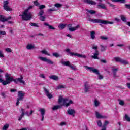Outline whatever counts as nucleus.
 Here are the masks:
<instances>
[{
  "label": "nucleus",
  "instance_id": "nucleus-21",
  "mask_svg": "<svg viewBox=\"0 0 130 130\" xmlns=\"http://www.w3.org/2000/svg\"><path fill=\"white\" fill-rule=\"evenodd\" d=\"M112 71L113 72V75L114 78H116V77H118V76H117V75H116V73H117V72H118V69L112 68Z\"/></svg>",
  "mask_w": 130,
  "mask_h": 130
},
{
  "label": "nucleus",
  "instance_id": "nucleus-35",
  "mask_svg": "<svg viewBox=\"0 0 130 130\" xmlns=\"http://www.w3.org/2000/svg\"><path fill=\"white\" fill-rule=\"evenodd\" d=\"M112 2L114 3H121V4H124L125 3V0H112Z\"/></svg>",
  "mask_w": 130,
  "mask_h": 130
},
{
  "label": "nucleus",
  "instance_id": "nucleus-9",
  "mask_svg": "<svg viewBox=\"0 0 130 130\" xmlns=\"http://www.w3.org/2000/svg\"><path fill=\"white\" fill-rule=\"evenodd\" d=\"M92 49H95V52L93 54V55L91 56V58H93V59H99V57H98V55H99V51H98V46H93L92 47Z\"/></svg>",
  "mask_w": 130,
  "mask_h": 130
},
{
  "label": "nucleus",
  "instance_id": "nucleus-56",
  "mask_svg": "<svg viewBox=\"0 0 130 130\" xmlns=\"http://www.w3.org/2000/svg\"><path fill=\"white\" fill-rule=\"evenodd\" d=\"M125 7L127 9H129L130 10V4H125Z\"/></svg>",
  "mask_w": 130,
  "mask_h": 130
},
{
  "label": "nucleus",
  "instance_id": "nucleus-22",
  "mask_svg": "<svg viewBox=\"0 0 130 130\" xmlns=\"http://www.w3.org/2000/svg\"><path fill=\"white\" fill-rule=\"evenodd\" d=\"M81 26H80V25H77L76 27H70L69 28V31H70L71 32H73L74 31H76L77 30H78L79 29V28H80Z\"/></svg>",
  "mask_w": 130,
  "mask_h": 130
},
{
  "label": "nucleus",
  "instance_id": "nucleus-3",
  "mask_svg": "<svg viewBox=\"0 0 130 130\" xmlns=\"http://www.w3.org/2000/svg\"><path fill=\"white\" fill-rule=\"evenodd\" d=\"M69 99L67 98H63L62 96H60L58 98V103L60 104V103H63V106H66V107H69L71 104H74V102L72 100H70L69 103L68 102Z\"/></svg>",
  "mask_w": 130,
  "mask_h": 130
},
{
  "label": "nucleus",
  "instance_id": "nucleus-53",
  "mask_svg": "<svg viewBox=\"0 0 130 130\" xmlns=\"http://www.w3.org/2000/svg\"><path fill=\"white\" fill-rule=\"evenodd\" d=\"M59 125H60L61 126H63L64 125H67V123H66L65 122H61Z\"/></svg>",
  "mask_w": 130,
  "mask_h": 130
},
{
  "label": "nucleus",
  "instance_id": "nucleus-6",
  "mask_svg": "<svg viewBox=\"0 0 130 130\" xmlns=\"http://www.w3.org/2000/svg\"><path fill=\"white\" fill-rule=\"evenodd\" d=\"M85 68L86 69V70H89V71H90V72H92V73H94V74L98 75V78L99 80H103V76L100 74V73H99V70H98L97 69H95L94 68V67H89L88 66H85Z\"/></svg>",
  "mask_w": 130,
  "mask_h": 130
},
{
  "label": "nucleus",
  "instance_id": "nucleus-38",
  "mask_svg": "<svg viewBox=\"0 0 130 130\" xmlns=\"http://www.w3.org/2000/svg\"><path fill=\"white\" fill-rule=\"evenodd\" d=\"M29 25L30 26H31L32 27H39V26H38V24L35 23H33V22H30L29 23Z\"/></svg>",
  "mask_w": 130,
  "mask_h": 130
},
{
  "label": "nucleus",
  "instance_id": "nucleus-63",
  "mask_svg": "<svg viewBox=\"0 0 130 130\" xmlns=\"http://www.w3.org/2000/svg\"><path fill=\"white\" fill-rule=\"evenodd\" d=\"M25 114H26L27 116H30V115L29 114V113L28 112V111L25 112Z\"/></svg>",
  "mask_w": 130,
  "mask_h": 130
},
{
  "label": "nucleus",
  "instance_id": "nucleus-23",
  "mask_svg": "<svg viewBox=\"0 0 130 130\" xmlns=\"http://www.w3.org/2000/svg\"><path fill=\"white\" fill-rule=\"evenodd\" d=\"M49 78L51 80H53L54 81H58V80H59L58 76L56 75H52L51 76H49Z\"/></svg>",
  "mask_w": 130,
  "mask_h": 130
},
{
  "label": "nucleus",
  "instance_id": "nucleus-27",
  "mask_svg": "<svg viewBox=\"0 0 130 130\" xmlns=\"http://www.w3.org/2000/svg\"><path fill=\"white\" fill-rule=\"evenodd\" d=\"M44 26L46 27H49L50 30H55V28L53 27L52 25H49L48 23L45 22L44 23Z\"/></svg>",
  "mask_w": 130,
  "mask_h": 130
},
{
  "label": "nucleus",
  "instance_id": "nucleus-46",
  "mask_svg": "<svg viewBox=\"0 0 130 130\" xmlns=\"http://www.w3.org/2000/svg\"><path fill=\"white\" fill-rule=\"evenodd\" d=\"M69 68H71V69H72L74 71H77V69L76 68V66H75L74 65L70 64V66H69Z\"/></svg>",
  "mask_w": 130,
  "mask_h": 130
},
{
  "label": "nucleus",
  "instance_id": "nucleus-29",
  "mask_svg": "<svg viewBox=\"0 0 130 130\" xmlns=\"http://www.w3.org/2000/svg\"><path fill=\"white\" fill-rule=\"evenodd\" d=\"M66 26L67 24H64L63 23H61L58 26L59 29H60V30H63V29H64V28H66Z\"/></svg>",
  "mask_w": 130,
  "mask_h": 130
},
{
  "label": "nucleus",
  "instance_id": "nucleus-24",
  "mask_svg": "<svg viewBox=\"0 0 130 130\" xmlns=\"http://www.w3.org/2000/svg\"><path fill=\"white\" fill-rule=\"evenodd\" d=\"M98 9H103L104 10H106V6L105 5L102 3H99L98 5Z\"/></svg>",
  "mask_w": 130,
  "mask_h": 130
},
{
  "label": "nucleus",
  "instance_id": "nucleus-33",
  "mask_svg": "<svg viewBox=\"0 0 130 130\" xmlns=\"http://www.w3.org/2000/svg\"><path fill=\"white\" fill-rule=\"evenodd\" d=\"M86 11L88 13L91 14V15H95L96 14V11L94 10L87 9Z\"/></svg>",
  "mask_w": 130,
  "mask_h": 130
},
{
  "label": "nucleus",
  "instance_id": "nucleus-18",
  "mask_svg": "<svg viewBox=\"0 0 130 130\" xmlns=\"http://www.w3.org/2000/svg\"><path fill=\"white\" fill-rule=\"evenodd\" d=\"M62 106H63L62 105H54L53 106V107L52 108V110L54 111V110H57L58 109H61L62 108Z\"/></svg>",
  "mask_w": 130,
  "mask_h": 130
},
{
  "label": "nucleus",
  "instance_id": "nucleus-50",
  "mask_svg": "<svg viewBox=\"0 0 130 130\" xmlns=\"http://www.w3.org/2000/svg\"><path fill=\"white\" fill-rule=\"evenodd\" d=\"M94 105L96 107H97L98 106H99V102H98V101L97 100H95L94 101Z\"/></svg>",
  "mask_w": 130,
  "mask_h": 130
},
{
  "label": "nucleus",
  "instance_id": "nucleus-31",
  "mask_svg": "<svg viewBox=\"0 0 130 130\" xmlns=\"http://www.w3.org/2000/svg\"><path fill=\"white\" fill-rule=\"evenodd\" d=\"M96 35V32L94 31H90V36H91V39H95V35Z\"/></svg>",
  "mask_w": 130,
  "mask_h": 130
},
{
  "label": "nucleus",
  "instance_id": "nucleus-30",
  "mask_svg": "<svg viewBox=\"0 0 130 130\" xmlns=\"http://www.w3.org/2000/svg\"><path fill=\"white\" fill-rule=\"evenodd\" d=\"M61 63L63 65V66H66V67H70V66L71 65V64L70 63V61H61Z\"/></svg>",
  "mask_w": 130,
  "mask_h": 130
},
{
  "label": "nucleus",
  "instance_id": "nucleus-37",
  "mask_svg": "<svg viewBox=\"0 0 130 130\" xmlns=\"http://www.w3.org/2000/svg\"><path fill=\"white\" fill-rule=\"evenodd\" d=\"M41 53H42L43 54H45L46 55H48L49 56V55H50V54L47 53V51L45 50L41 51Z\"/></svg>",
  "mask_w": 130,
  "mask_h": 130
},
{
  "label": "nucleus",
  "instance_id": "nucleus-16",
  "mask_svg": "<svg viewBox=\"0 0 130 130\" xmlns=\"http://www.w3.org/2000/svg\"><path fill=\"white\" fill-rule=\"evenodd\" d=\"M21 114L20 115V116L19 117H18V121H21V120H22V119L23 118V117H24V116H25V112H26L25 111V109L24 108H22L21 109Z\"/></svg>",
  "mask_w": 130,
  "mask_h": 130
},
{
  "label": "nucleus",
  "instance_id": "nucleus-20",
  "mask_svg": "<svg viewBox=\"0 0 130 130\" xmlns=\"http://www.w3.org/2000/svg\"><path fill=\"white\" fill-rule=\"evenodd\" d=\"M95 116L97 118L101 119V118H107V117L106 116H102L100 113L97 111H95Z\"/></svg>",
  "mask_w": 130,
  "mask_h": 130
},
{
  "label": "nucleus",
  "instance_id": "nucleus-25",
  "mask_svg": "<svg viewBox=\"0 0 130 130\" xmlns=\"http://www.w3.org/2000/svg\"><path fill=\"white\" fill-rule=\"evenodd\" d=\"M67 113L69 115H73V114H75V113H76V111H75V110L74 109H69L67 111Z\"/></svg>",
  "mask_w": 130,
  "mask_h": 130
},
{
  "label": "nucleus",
  "instance_id": "nucleus-12",
  "mask_svg": "<svg viewBox=\"0 0 130 130\" xmlns=\"http://www.w3.org/2000/svg\"><path fill=\"white\" fill-rule=\"evenodd\" d=\"M3 4H4L3 8H4L5 11H7V12L12 11V8H10L8 5H9V1H4L3 2Z\"/></svg>",
  "mask_w": 130,
  "mask_h": 130
},
{
  "label": "nucleus",
  "instance_id": "nucleus-7",
  "mask_svg": "<svg viewBox=\"0 0 130 130\" xmlns=\"http://www.w3.org/2000/svg\"><path fill=\"white\" fill-rule=\"evenodd\" d=\"M66 52H68L69 54L71 55L72 56L74 55L75 56H78V57H81V58H86L87 57L85 55L80 54L79 53H75L71 52L70 49H66L65 50Z\"/></svg>",
  "mask_w": 130,
  "mask_h": 130
},
{
  "label": "nucleus",
  "instance_id": "nucleus-14",
  "mask_svg": "<svg viewBox=\"0 0 130 130\" xmlns=\"http://www.w3.org/2000/svg\"><path fill=\"white\" fill-rule=\"evenodd\" d=\"M39 111H40L41 115V121H43L44 120V115H45V110L44 108H41L39 110Z\"/></svg>",
  "mask_w": 130,
  "mask_h": 130
},
{
  "label": "nucleus",
  "instance_id": "nucleus-61",
  "mask_svg": "<svg viewBox=\"0 0 130 130\" xmlns=\"http://www.w3.org/2000/svg\"><path fill=\"white\" fill-rule=\"evenodd\" d=\"M10 92H13L15 93V92H17V89H12L10 90Z\"/></svg>",
  "mask_w": 130,
  "mask_h": 130
},
{
  "label": "nucleus",
  "instance_id": "nucleus-17",
  "mask_svg": "<svg viewBox=\"0 0 130 130\" xmlns=\"http://www.w3.org/2000/svg\"><path fill=\"white\" fill-rule=\"evenodd\" d=\"M84 3L85 4H87L88 5H92L93 6H95V5H96V3L95 1L93 0H83Z\"/></svg>",
  "mask_w": 130,
  "mask_h": 130
},
{
  "label": "nucleus",
  "instance_id": "nucleus-47",
  "mask_svg": "<svg viewBox=\"0 0 130 130\" xmlns=\"http://www.w3.org/2000/svg\"><path fill=\"white\" fill-rule=\"evenodd\" d=\"M1 96H2L3 98H6L7 97V92H2Z\"/></svg>",
  "mask_w": 130,
  "mask_h": 130
},
{
  "label": "nucleus",
  "instance_id": "nucleus-58",
  "mask_svg": "<svg viewBox=\"0 0 130 130\" xmlns=\"http://www.w3.org/2000/svg\"><path fill=\"white\" fill-rule=\"evenodd\" d=\"M116 88H119V89H121L122 90H123V89H124V87H122V86H117Z\"/></svg>",
  "mask_w": 130,
  "mask_h": 130
},
{
  "label": "nucleus",
  "instance_id": "nucleus-36",
  "mask_svg": "<svg viewBox=\"0 0 130 130\" xmlns=\"http://www.w3.org/2000/svg\"><path fill=\"white\" fill-rule=\"evenodd\" d=\"M124 118L126 121L130 122V117L127 115V114L125 115Z\"/></svg>",
  "mask_w": 130,
  "mask_h": 130
},
{
  "label": "nucleus",
  "instance_id": "nucleus-59",
  "mask_svg": "<svg viewBox=\"0 0 130 130\" xmlns=\"http://www.w3.org/2000/svg\"><path fill=\"white\" fill-rule=\"evenodd\" d=\"M124 45L123 44H121L117 45V46H118V47H122Z\"/></svg>",
  "mask_w": 130,
  "mask_h": 130
},
{
  "label": "nucleus",
  "instance_id": "nucleus-34",
  "mask_svg": "<svg viewBox=\"0 0 130 130\" xmlns=\"http://www.w3.org/2000/svg\"><path fill=\"white\" fill-rule=\"evenodd\" d=\"M26 48H27V49H28V50H31V49H34V46L32 45V44H28V45H27V46H26Z\"/></svg>",
  "mask_w": 130,
  "mask_h": 130
},
{
  "label": "nucleus",
  "instance_id": "nucleus-48",
  "mask_svg": "<svg viewBox=\"0 0 130 130\" xmlns=\"http://www.w3.org/2000/svg\"><path fill=\"white\" fill-rule=\"evenodd\" d=\"M8 128H9V125L6 124L4 125L3 130H7Z\"/></svg>",
  "mask_w": 130,
  "mask_h": 130
},
{
  "label": "nucleus",
  "instance_id": "nucleus-55",
  "mask_svg": "<svg viewBox=\"0 0 130 130\" xmlns=\"http://www.w3.org/2000/svg\"><path fill=\"white\" fill-rule=\"evenodd\" d=\"M107 4H108V5L110 6V7H111V8H113V7H114V5H113L109 2H107Z\"/></svg>",
  "mask_w": 130,
  "mask_h": 130
},
{
  "label": "nucleus",
  "instance_id": "nucleus-39",
  "mask_svg": "<svg viewBox=\"0 0 130 130\" xmlns=\"http://www.w3.org/2000/svg\"><path fill=\"white\" fill-rule=\"evenodd\" d=\"M118 101H119V104L121 105V106H123V105H124V102L123 101L118 99Z\"/></svg>",
  "mask_w": 130,
  "mask_h": 130
},
{
  "label": "nucleus",
  "instance_id": "nucleus-11",
  "mask_svg": "<svg viewBox=\"0 0 130 130\" xmlns=\"http://www.w3.org/2000/svg\"><path fill=\"white\" fill-rule=\"evenodd\" d=\"M38 58V59H40V60H41L42 61H45V62H47L49 64H53V62L52 61L46 58V57L39 56Z\"/></svg>",
  "mask_w": 130,
  "mask_h": 130
},
{
  "label": "nucleus",
  "instance_id": "nucleus-44",
  "mask_svg": "<svg viewBox=\"0 0 130 130\" xmlns=\"http://www.w3.org/2000/svg\"><path fill=\"white\" fill-rule=\"evenodd\" d=\"M100 47H101V51H102V52H103V51H105L106 49L104 46L100 45Z\"/></svg>",
  "mask_w": 130,
  "mask_h": 130
},
{
  "label": "nucleus",
  "instance_id": "nucleus-62",
  "mask_svg": "<svg viewBox=\"0 0 130 130\" xmlns=\"http://www.w3.org/2000/svg\"><path fill=\"white\" fill-rule=\"evenodd\" d=\"M66 36H67V37H70V38H73V36H72V35L70 34H68L66 35Z\"/></svg>",
  "mask_w": 130,
  "mask_h": 130
},
{
  "label": "nucleus",
  "instance_id": "nucleus-40",
  "mask_svg": "<svg viewBox=\"0 0 130 130\" xmlns=\"http://www.w3.org/2000/svg\"><path fill=\"white\" fill-rule=\"evenodd\" d=\"M100 38L102 40H107V39H108V37H107L105 36H100Z\"/></svg>",
  "mask_w": 130,
  "mask_h": 130
},
{
  "label": "nucleus",
  "instance_id": "nucleus-2",
  "mask_svg": "<svg viewBox=\"0 0 130 130\" xmlns=\"http://www.w3.org/2000/svg\"><path fill=\"white\" fill-rule=\"evenodd\" d=\"M33 8V6H30L23 12L22 14H20L19 16L22 17V19L23 21H30L32 19V13L29 11Z\"/></svg>",
  "mask_w": 130,
  "mask_h": 130
},
{
  "label": "nucleus",
  "instance_id": "nucleus-43",
  "mask_svg": "<svg viewBox=\"0 0 130 130\" xmlns=\"http://www.w3.org/2000/svg\"><path fill=\"white\" fill-rule=\"evenodd\" d=\"M56 9L55 8L49 9L47 10L48 13H50L51 12H55Z\"/></svg>",
  "mask_w": 130,
  "mask_h": 130
},
{
  "label": "nucleus",
  "instance_id": "nucleus-19",
  "mask_svg": "<svg viewBox=\"0 0 130 130\" xmlns=\"http://www.w3.org/2000/svg\"><path fill=\"white\" fill-rule=\"evenodd\" d=\"M90 86L88 84V83L86 82L84 85V91L85 93H88V92H90Z\"/></svg>",
  "mask_w": 130,
  "mask_h": 130
},
{
  "label": "nucleus",
  "instance_id": "nucleus-32",
  "mask_svg": "<svg viewBox=\"0 0 130 130\" xmlns=\"http://www.w3.org/2000/svg\"><path fill=\"white\" fill-rule=\"evenodd\" d=\"M67 86L64 85H59L57 86L56 90H59L60 89H65Z\"/></svg>",
  "mask_w": 130,
  "mask_h": 130
},
{
  "label": "nucleus",
  "instance_id": "nucleus-42",
  "mask_svg": "<svg viewBox=\"0 0 130 130\" xmlns=\"http://www.w3.org/2000/svg\"><path fill=\"white\" fill-rule=\"evenodd\" d=\"M34 5L36 7H39V6L40 5V4L39 3V2H38L37 0H36L34 2Z\"/></svg>",
  "mask_w": 130,
  "mask_h": 130
},
{
  "label": "nucleus",
  "instance_id": "nucleus-26",
  "mask_svg": "<svg viewBox=\"0 0 130 130\" xmlns=\"http://www.w3.org/2000/svg\"><path fill=\"white\" fill-rule=\"evenodd\" d=\"M120 18L122 21V22H123L124 23H127V20H126V17L124 15H120Z\"/></svg>",
  "mask_w": 130,
  "mask_h": 130
},
{
  "label": "nucleus",
  "instance_id": "nucleus-10",
  "mask_svg": "<svg viewBox=\"0 0 130 130\" xmlns=\"http://www.w3.org/2000/svg\"><path fill=\"white\" fill-rule=\"evenodd\" d=\"M114 59L116 62H120V63H122V64H128V62H127V61L122 59L119 57H115Z\"/></svg>",
  "mask_w": 130,
  "mask_h": 130
},
{
  "label": "nucleus",
  "instance_id": "nucleus-60",
  "mask_svg": "<svg viewBox=\"0 0 130 130\" xmlns=\"http://www.w3.org/2000/svg\"><path fill=\"white\" fill-rule=\"evenodd\" d=\"M115 21H116V22H120L121 20H120V19H118L117 18H115Z\"/></svg>",
  "mask_w": 130,
  "mask_h": 130
},
{
  "label": "nucleus",
  "instance_id": "nucleus-8",
  "mask_svg": "<svg viewBox=\"0 0 130 130\" xmlns=\"http://www.w3.org/2000/svg\"><path fill=\"white\" fill-rule=\"evenodd\" d=\"M18 96L19 98L17 99L16 105L18 106L19 104H20V101H22L24 99V97H25V93L23 92L22 91H19L18 93Z\"/></svg>",
  "mask_w": 130,
  "mask_h": 130
},
{
  "label": "nucleus",
  "instance_id": "nucleus-41",
  "mask_svg": "<svg viewBox=\"0 0 130 130\" xmlns=\"http://www.w3.org/2000/svg\"><path fill=\"white\" fill-rule=\"evenodd\" d=\"M54 7H55L56 8H61L62 7V4L56 3L54 4Z\"/></svg>",
  "mask_w": 130,
  "mask_h": 130
},
{
  "label": "nucleus",
  "instance_id": "nucleus-4",
  "mask_svg": "<svg viewBox=\"0 0 130 130\" xmlns=\"http://www.w3.org/2000/svg\"><path fill=\"white\" fill-rule=\"evenodd\" d=\"M45 8H46V7L44 5H39V9L41 10L39 12L38 15L39 17V20H40V21H42L43 22H44V21H45V19L46 18L45 16H43V14H44V10H43V9H45Z\"/></svg>",
  "mask_w": 130,
  "mask_h": 130
},
{
  "label": "nucleus",
  "instance_id": "nucleus-51",
  "mask_svg": "<svg viewBox=\"0 0 130 130\" xmlns=\"http://www.w3.org/2000/svg\"><path fill=\"white\" fill-rule=\"evenodd\" d=\"M0 57L4 58L5 57V55H4V53H3L2 50H0Z\"/></svg>",
  "mask_w": 130,
  "mask_h": 130
},
{
  "label": "nucleus",
  "instance_id": "nucleus-1",
  "mask_svg": "<svg viewBox=\"0 0 130 130\" xmlns=\"http://www.w3.org/2000/svg\"><path fill=\"white\" fill-rule=\"evenodd\" d=\"M1 73H4V70L0 69V83H2L3 86H6V85H9L11 84L12 82H14L15 84H18L19 82L25 85V81L23 80L24 77L22 76H21L20 78H17L16 79H14V77H11V74L6 73L5 74V79L6 80H3V74Z\"/></svg>",
  "mask_w": 130,
  "mask_h": 130
},
{
  "label": "nucleus",
  "instance_id": "nucleus-5",
  "mask_svg": "<svg viewBox=\"0 0 130 130\" xmlns=\"http://www.w3.org/2000/svg\"><path fill=\"white\" fill-rule=\"evenodd\" d=\"M90 22H92V23H95L96 24L100 23V25L102 24L103 25H107V24H110V25H112L113 24V22H110L107 20H104L100 19H92L89 20Z\"/></svg>",
  "mask_w": 130,
  "mask_h": 130
},
{
  "label": "nucleus",
  "instance_id": "nucleus-49",
  "mask_svg": "<svg viewBox=\"0 0 130 130\" xmlns=\"http://www.w3.org/2000/svg\"><path fill=\"white\" fill-rule=\"evenodd\" d=\"M98 125L99 127H102V123L101 122V121H98Z\"/></svg>",
  "mask_w": 130,
  "mask_h": 130
},
{
  "label": "nucleus",
  "instance_id": "nucleus-45",
  "mask_svg": "<svg viewBox=\"0 0 130 130\" xmlns=\"http://www.w3.org/2000/svg\"><path fill=\"white\" fill-rule=\"evenodd\" d=\"M52 54H53V56H54V57L57 58L60 56V55H59V54H58V53H56V52L53 53Z\"/></svg>",
  "mask_w": 130,
  "mask_h": 130
},
{
  "label": "nucleus",
  "instance_id": "nucleus-64",
  "mask_svg": "<svg viewBox=\"0 0 130 130\" xmlns=\"http://www.w3.org/2000/svg\"><path fill=\"white\" fill-rule=\"evenodd\" d=\"M126 86L128 89H130V83H127Z\"/></svg>",
  "mask_w": 130,
  "mask_h": 130
},
{
  "label": "nucleus",
  "instance_id": "nucleus-52",
  "mask_svg": "<svg viewBox=\"0 0 130 130\" xmlns=\"http://www.w3.org/2000/svg\"><path fill=\"white\" fill-rule=\"evenodd\" d=\"M5 50L6 51H7V52H9V53L12 52V49H11V48H6Z\"/></svg>",
  "mask_w": 130,
  "mask_h": 130
},
{
  "label": "nucleus",
  "instance_id": "nucleus-15",
  "mask_svg": "<svg viewBox=\"0 0 130 130\" xmlns=\"http://www.w3.org/2000/svg\"><path fill=\"white\" fill-rule=\"evenodd\" d=\"M12 17L11 16L8 17L7 18H5V16L0 15V21L1 22H3V23H5V22H7V21H9V20H10Z\"/></svg>",
  "mask_w": 130,
  "mask_h": 130
},
{
  "label": "nucleus",
  "instance_id": "nucleus-57",
  "mask_svg": "<svg viewBox=\"0 0 130 130\" xmlns=\"http://www.w3.org/2000/svg\"><path fill=\"white\" fill-rule=\"evenodd\" d=\"M40 78H43V79H45V76L43 74H40Z\"/></svg>",
  "mask_w": 130,
  "mask_h": 130
},
{
  "label": "nucleus",
  "instance_id": "nucleus-54",
  "mask_svg": "<svg viewBox=\"0 0 130 130\" xmlns=\"http://www.w3.org/2000/svg\"><path fill=\"white\" fill-rule=\"evenodd\" d=\"M100 60L101 62H103V63H106V60L105 59H101Z\"/></svg>",
  "mask_w": 130,
  "mask_h": 130
},
{
  "label": "nucleus",
  "instance_id": "nucleus-13",
  "mask_svg": "<svg viewBox=\"0 0 130 130\" xmlns=\"http://www.w3.org/2000/svg\"><path fill=\"white\" fill-rule=\"evenodd\" d=\"M45 94L46 95L47 97L49 98V99H51L53 98V96L50 93H49V91L45 87H43Z\"/></svg>",
  "mask_w": 130,
  "mask_h": 130
},
{
  "label": "nucleus",
  "instance_id": "nucleus-28",
  "mask_svg": "<svg viewBox=\"0 0 130 130\" xmlns=\"http://www.w3.org/2000/svg\"><path fill=\"white\" fill-rule=\"evenodd\" d=\"M108 124H109V122L108 121H105L102 130H106V126H107Z\"/></svg>",
  "mask_w": 130,
  "mask_h": 130
}]
</instances>
